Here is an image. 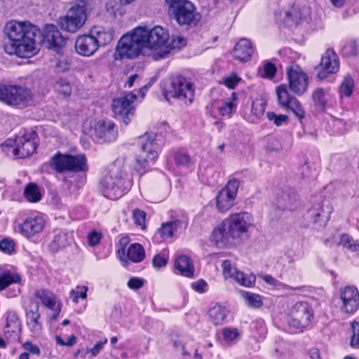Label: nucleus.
Here are the masks:
<instances>
[{"instance_id":"nucleus-1","label":"nucleus","mask_w":359,"mask_h":359,"mask_svg":"<svg viewBox=\"0 0 359 359\" xmlns=\"http://www.w3.org/2000/svg\"><path fill=\"white\" fill-rule=\"evenodd\" d=\"M168 39V32L161 26L151 29L137 27L120 39L115 59H134L142 54L144 49H160L166 44Z\"/></svg>"},{"instance_id":"nucleus-2","label":"nucleus","mask_w":359,"mask_h":359,"mask_svg":"<svg viewBox=\"0 0 359 359\" xmlns=\"http://www.w3.org/2000/svg\"><path fill=\"white\" fill-rule=\"evenodd\" d=\"M13 50L20 57H29L36 54L35 37L40 33L38 27L28 21H8L4 29Z\"/></svg>"},{"instance_id":"nucleus-3","label":"nucleus","mask_w":359,"mask_h":359,"mask_svg":"<svg viewBox=\"0 0 359 359\" xmlns=\"http://www.w3.org/2000/svg\"><path fill=\"white\" fill-rule=\"evenodd\" d=\"M252 225V218L248 212L233 214L224 220L212 231L211 241L217 246L222 248L231 244L233 241L241 238L247 233Z\"/></svg>"},{"instance_id":"nucleus-4","label":"nucleus","mask_w":359,"mask_h":359,"mask_svg":"<svg viewBox=\"0 0 359 359\" xmlns=\"http://www.w3.org/2000/svg\"><path fill=\"white\" fill-rule=\"evenodd\" d=\"M141 149L131 163V166L140 174L145 172L154 163L158 156L159 145L154 133H145L139 137Z\"/></svg>"},{"instance_id":"nucleus-5","label":"nucleus","mask_w":359,"mask_h":359,"mask_svg":"<svg viewBox=\"0 0 359 359\" xmlns=\"http://www.w3.org/2000/svg\"><path fill=\"white\" fill-rule=\"evenodd\" d=\"M93 8V0H76L72 3L65 15L59 18L62 29L75 33L80 29L87 19V12Z\"/></svg>"},{"instance_id":"nucleus-6","label":"nucleus","mask_w":359,"mask_h":359,"mask_svg":"<svg viewBox=\"0 0 359 359\" xmlns=\"http://www.w3.org/2000/svg\"><path fill=\"white\" fill-rule=\"evenodd\" d=\"M49 165L57 173L85 172L88 170L87 158L83 154L72 155L58 151L51 157Z\"/></svg>"},{"instance_id":"nucleus-7","label":"nucleus","mask_w":359,"mask_h":359,"mask_svg":"<svg viewBox=\"0 0 359 359\" xmlns=\"http://www.w3.org/2000/svg\"><path fill=\"white\" fill-rule=\"evenodd\" d=\"M32 100V93L26 87L0 84V101L7 105L24 108Z\"/></svg>"},{"instance_id":"nucleus-8","label":"nucleus","mask_w":359,"mask_h":359,"mask_svg":"<svg viewBox=\"0 0 359 359\" xmlns=\"http://www.w3.org/2000/svg\"><path fill=\"white\" fill-rule=\"evenodd\" d=\"M163 95L168 100L170 97H175L185 104H191L194 97V90L191 82L184 77L177 75L171 78Z\"/></svg>"},{"instance_id":"nucleus-9","label":"nucleus","mask_w":359,"mask_h":359,"mask_svg":"<svg viewBox=\"0 0 359 359\" xmlns=\"http://www.w3.org/2000/svg\"><path fill=\"white\" fill-rule=\"evenodd\" d=\"M36 139V133L31 131L22 136H18L14 140H6L4 145L12 149V152L15 156L23 158L30 156L36 151L38 146Z\"/></svg>"},{"instance_id":"nucleus-10","label":"nucleus","mask_w":359,"mask_h":359,"mask_svg":"<svg viewBox=\"0 0 359 359\" xmlns=\"http://www.w3.org/2000/svg\"><path fill=\"white\" fill-rule=\"evenodd\" d=\"M129 185L130 181L119 177L116 170L113 169L100 181L104 196L111 200H116L121 197Z\"/></svg>"},{"instance_id":"nucleus-11","label":"nucleus","mask_w":359,"mask_h":359,"mask_svg":"<svg viewBox=\"0 0 359 359\" xmlns=\"http://www.w3.org/2000/svg\"><path fill=\"white\" fill-rule=\"evenodd\" d=\"M137 95L134 92H125L112 100L111 109L116 116L122 118L127 126L135 115V101Z\"/></svg>"},{"instance_id":"nucleus-12","label":"nucleus","mask_w":359,"mask_h":359,"mask_svg":"<svg viewBox=\"0 0 359 359\" xmlns=\"http://www.w3.org/2000/svg\"><path fill=\"white\" fill-rule=\"evenodd\" d=\"M313 318L311 306L305 302H297L292 308L288 323L290 326L301 329L308 327Z\"/></svg>"},{"instance_id":"nucleus-13","label":"nucleus","mask_w":359,"mask_h":359,"mask_svg":"<svg viewBox=\"0 0 359 359\" xmlns=\"http://www.w3.org/2000/svg\"><path fill=\"white\" fill-rule=\"evenodd\" d=\"M333 207L327 199L318 198L308 211V218L318 227H323L330 219Z\"/></svg>"},{"instance_id":"nucleus-14","label":"nucleus","mask_w":359,"mask_h":359,"mask_svg":"<svg viewBox=\"0 0 359 359\" xmlns=\"http://www.w3.org/2000/svg\"><path fill=\"white\" fill-rule=\"evenodd\" d=\"M171 11L180 25L195 26L200 19L194 5L188 0L181 1Z\"/></svg>"},{"instance_id":"nucleus-15","label":"nucleus","mask_w":359,"mask_h":359,"mask_svg":"<svg viewBox=\"0 0 359 359\" xmlns=\"http://www.w3.org/2000/svg\"><path fill=\"white\" fill-rule=\"evenodd\" d=\"M278 103L280 107L291 110L299 119L304 118L305 111L297 98L290 95L285 85H281L276 88Z\"/></svg>"},{"instance_id":"nucleus-16","label":"nucleus","mask_w":359,"mask_h":359,"mask_svg":"<svg viewBox=\"0 0 359 359\" xmlns=\"http://www.w3.org/2000/svg\"><path fill=\"white\" fill-rule=\"evenodd\" d=\"M287 74L290 90L299 95L304 94L308 86L306 74L297 65L288 67Z\"/></svg>"},{"instance_id":"nucleus-17","label":"nucleus","mask_w":359,"mask_h":359,"mask_svg":"<svg viewBox=\"0 0 359 359\" xmlns=\"http://www.w3.org/2000/svg\"><path fill=\"white\" fill-rule=\"evenodd\" d=\"M339 69V60L337 55L334 50L328 49L323 55L321 62L317 67V77L319 80H323L328 74H335Z\"/></svg>"},{"instance_id":"nucleus-18","label":"nucleus","mask_w":359,"mask_h":359,"mask_svg":"<svg viewBox=\"0 0 359 359\" xmlns=\"http://www.w3.org/2000/svg\"><path fill=\"white\" fill-rule=\"evenodd\" d=\"M223 273L226 278L235 280L239 285L250 287L255 285L256 277L254 274H246L233 267L229 260H224L222 263Z\"/></svg>"},{"instance_id":"nucleus-19","label":"nucleus","mask_w":359,"mask_h":359,"mask_svg":"<svg viewBox=\"0 0 359 359\" xmlns=\"http://www.w3.org/2000/svg\"><path fill=\"white\" fill-rule=\"evenodd\" d=\"M341 310L346 313H355L359 307V292L353 286H346L341 290Z\"/></svg>"},{"instance_id":"nucleus-20","label":"nucleus","mask_w":359,"mask_h":359,"mask_svg":"<svg viewBox=\"0 0 359 359\" xmlns=\"http://www.w3.org/2000/svg\"><path fill=\"white\" fill-rule=\"evenodd\" d=\"M45 225L46 222L43 217L35 215L27 217L18 227L23 236L29 238L41 233Z\"/></svg>"},{"instance_id":"nucleus-21","label":"nucleus","mask_w":359,"mask_h":359,"mask_svg":"<svg viewBox=\"0 0 359 359\" xmlns=\"http://www.w3.org/2000/svg\"><path fill=\"white\" fill-rule=\"evenodd\" d=\"M43 36L48 48H53L57 51L65 46L66 40L55 25H46L43 31Z\"/></svg>"},{"instance_id":"nucleus-22","label":"nucleus","mask_w":359,"mask_h":359,"mask_svg":"<svg viewBox=\"0 0 359 359\" xmlns=\"http://www.w3.org/2000/svg\"><path fill=\"white\" fill-rule=\"evenodd\" d=\"M117 129L111 122L99 121L94 130L95 139L100 142H111L117 137Z\"/></svg>"},{"instance_id":"nucleus-23","label":"nucleus","mask_w":359,"mask_h":359,"mask_svg":"<svg viewBox=\"0 0 359 359\" xmlns=\"http://www.w3.org/2000/svg\"><path fill=\"white\" fill-rule=\"evenodd\" d=\"M26 324L29 331L34 334L39 333L42 330L38 302H32L26 310Z\"/></svg>"},{"instance_id":"nucleus-24","label":"nucleus","mask_w":359,"mask_h":359,"mask_svg":"<svg viewBox=\"0 0 359 359\" xmlns=\"http://www.w3.org/2000/svg\"><path fill=\"white\" fill-rule=\"evenodd\" d=\"M4 333L7 339L13 341L19 339L21 334V323L15 312L9 311L7 313Z\"/></svg>"},{"instance_id":"nucleus-25","label":"nucleus","mask_w":359,"mask_h":359,"mask_svg":"<svg viewBox=\"0 0 359 359\" xmlns=\"http://www.w3.org/2000/svg\"><path fill=\"white\" fill-rule=\"evenodd\" d=\"M75 48L77 53L83 56H90L98 49V45L94 36L90 35H82L78 37L75 43Z\"/></svg>"},{"instance_id":"nucleus-26","label":"nucleus","mask_w":359,"mask_h":359,"mask_svg":"<svg viewBox=\"0 0 359 359\" xmlns=\"http://www.w3.org/2000/svg\"><path fill=\"white\" fill-rule=\"evenodd\" d=\"M309 7H303L302 11H297L292 7L290 10L283 11L280 13V20L283 21L285 26L291 27L297 23L298 20H305L310 15Z\"/></svg>"},{"instance_id":"nucleus-27","label":"nucleus","mask_w":359,"mask_h":359,"mask_svg":"<svg viewBox=\"0 0 359 359\" xmlns=\"http://www.w3.org/2000/svg\"><path fill=\"white\" fill-rule=\"evenodd\" d=\"M276 204L280 209L292 211L297 209L300 203L297 193L294 190L287 189L278 196Z\"/></svg>"},{"instance_id":"nucleus-28","label":"nucleus","mask_w":359,"mask_h":359,"mask_svg":"<svg viewBox=\"0 0 359 359\" xmlns=\"http://www.w3.org/2000/svg\"><path fill=\"white\" fill-rule=\"evenodd\" d=\"M118 253L120 256V259L122 262H127V258L135 263H139L142 262L144 257L145 252L142 246L139 243L132 244L127 250V254L126 255V249L122 247L118 250Z\"/></svg>"},{"instance_id":"nucleus-29","label":"nucleus","mask_w":359,"mask_h":359,"mask_svg":"<svg viewBox=\"0 0 359 359\" xmlns=\"http://www.w3.org/2000/svg\"><path fill=\"white\" fill-rule=\"evenodd\" d=\"M34 299L40 300L41 304L46 307L51 309L59 314L60 311V304H57L56 297L55 294L45 289H39L34 292L33 295Z\"/></svg>"},{"instance_id":"nucleus-30","label":"nucleus","mask_w":359,"mask_h":359,"mask_svg":"<svg viewBox=\"0 0 359 359\" xmlns=\"http://www.w3.org/2000/svg\"><path fill=\"white\" fill-rule=\"evenodd\" d=\"M188 223L186 220L177 219L163 223L157 233L164 239L173 236L174 233L180 229H186Z\"/></svg>"},{"instance_id":"nucleus-31","label":"nucleus","mask_w":359,"mask_h":359,"mask_svg":"<svg viewBox=\"0 0 359 359\" xmlns=\"http://www.w3.org/2000/svg\"><path fill=\"white\" fill-rule=\"evenodd\" d=\"M253 53L251 43L246 39H241L235 46L233 55L242 62L248 61Z\"/></svg>"},{"instance_id":"nucleus-32","label":"nucleus","mask_w":359,"mask_h":359,"mask_svg":"<svg viewBox=\"0 0 359 359\" xmlns=\"http://www.w3.org/2000/svg\"><path fill=\"white\" fill-rule=\"evenodd\" d=\"M73 240L71 233L60 231L56 233L49 244V249L53 252H57L70 245Z\"/></svg>"},{"instance_id":"nucleus-33","label":"nucleus","mask_w":359,"mask_h":359,"mask_svg":"<svg viewBox=\"0 0 359 359\" xmlns=\"http://www.w3.org/2000/svg\"><path fill=\"white\" fill-rule=\"evenodd\" d=\"M99 46H104L114 39V31L111 28L94 27L90 31Z\"/></svg>"},{"instance_id":"nucleus-34","label":"nucleus","mask_w":359,"mask_h":359,"mask_svg":"<svg viewBox=\"0 0 359 359\" xmlns=\"http://www.w3.org/2000/svg\"><path fill=\"white\" fill-rule=\"evenodd\" d=\"M187 45V39L181 36H172L170 43L165 46L164 50H160L153 55L156 60L165 57L172 50L180 49Z\"/></svg>"},{"instance_id":"nucleus-35","label":"nucleus","mask_w":359,"mask_h":359,"mask_svg":"<svg viewBox=\"0 0 359 359\" xmlns=\"http://www.w3.org/2000/svg\"><path fill=\"white\" fill-rule=\"evenodd\" d=\"M175 268L183 276L187 278H192L194 276V265L191 259L186 255H181L175 259Z\"/></svg>"},{"instance_id":"nucleus-36","label":"nucleus","mask_w":359,"mask_h":359,"mask_svg":"<svg viewBox=\"0 0 359 359\" xmlns=\"http://www.w3.org/2000/svg\"><path fill=\"white\" fill-rule=\"evenodd\" d=\"M237 95L232 93L231 96L227 101L222 102L217 107V110L222 116L230 117L236 111L237 108Z\"/></svg>"},{"instance_id":"nucleus-37","label":"nucleus","mask_w":359,"mask_h":359,"mask_svg":"<svg viewBox=\"0 0 359 359\" xmlns=\"http://www.w3.org/2000/svg\"><path fill=\"white\" fill-rule=\"evenodd\" d=\"M229 313L227 309L222 305L217 304L209 310V317L215 325L222 324Z\"/></svg>"},{"instance_id":"nucleus-38","label":"nucleus","mask_w":359,"mask_h":359,"mask_svg":"<svg viewBox=\"0 0 359 359\" xmlns=\"http://www.w3.org/2000/svg\"><path fill=\"white\" fill-rule=\"evenodd\" d=\"M235 198L221 190L216 198V206L219 212L228 211L233 205Z\"/></svg>"},{"instance_id":"nucleus-39","label":"nucleus","mask_w":359,"mask_h":359,"mask_svg":"<svg viewBox=\"0 0 359 359\" xmlns=\"http://www.w3.org/2000/svg\"><path fill=\"white\" fill-rule=\"evenodd\" d=\"M328 95L322 88H318L313 93V100L318 111H324L327 104Z\"/></svg>"},{"instance_id":"nucleus-40","label":"nucleus","mask_w":359,"mask_h":359,"mask_svg":"<svg viewBox=\"0 0 359 359\" xmlns=\"http://www.w3.org/2000/svg\"><path fill=\"white\" fill-rule=\"evenodd\" d=\"M24 195L27 201L32 203L39 202L41 199L39 188L34 183H29L25 187Z\"/></svg>"},{"instance_id":"nucleus-41","label":"nucleus","mask_w":359,"mask_h":359,"mask_svg":"<svg viewBox=\"0 0 359 359\" xmlns=\"http://www.w3.org/2000/svg\"><path fill=\"white\" fill-rule=\"evenodd\" d=\"M241 293L249 306L259 308L262 305V299L260 295L247 291H241Z\"/></svg>"},{"instance_id":"nucleus-42","label":"nucleus","mask_w":359,"mask_h":359,"mask_svg":"<svg viewBox=\"0 0 359 359\" xmlns=\"http://www.w3.org/2000/svg\"><path fill=\"white\" fill-rule=\"evenodd\" d=\"M20 280L18 275L6 271L0 274V291L4 290L6 287L12 283H18Z\"/></svg>"},{"instance_id":"nucleus-43","label":"nucleus","mask_w":359,"mask_h":359,"mask_svg":"<svg viewBox=\"0 0 359 359\" xmlns=\"http://www.w3.org/2000/svg\"><path fill=\"white\" fill-rule=\"evenodd\" d=\"M175 163L177 167L188 168L191 163V157L184 150H178L174 154Z\"/></svg>"},{"instance_id":"nucleus-44","label":"nucleus","mask_w":359,"mask_h":359,"mask_svg":"<svg viewBox=\"0 0 359 359\" xmlns=\"http://www.w3.org/2000/svg\"><path fill=\"white\" fill-rule=\"evenodd\" d=\"M222 337L226 344L231 345L238 341L240 334L236 328L225 327L222 330Z\"/></svg>"},{"instance_id":"nucleus-45","label":"nucleus","mask_w":359,"mask_h":359,"mask_svg":"<svg viewBox=\"0 0 359 359\" xmlns=\"http://www.w3.org/2000/svg\"><path fill=\"white\" fill-rule=\"evenodd\" d=\"M55 88L64 97L69 96L72 93V85L70 82L65 78H60L56 81Z\"/></svg>"},{"instance_id":"nucleus-46","label":"nucleus","mask_w":359,"mask_h":359,"mask_svg":"<svg viewBox=\"0 0 359 359\" xmlns=\"http://www.w3.org/2000/svg\"><path fill=\"white\" fill-rule=\"evenodd\" d=\"M262 279L269 285L277 288H283V289H290L293 290H301L302 287H292L287 285L283 284L273 276L270 275H264L262 276Z\"/></svg>"},{"instance_id":"nucleus-47","label":"nucleus","mask_w":359,"mask_h":359,"mask_svg":"<svg viewBox=\"0 0 359 359\" xmlns=\"http://www.w3.org/2000/svg\"><path fill=\"white\" fill-rule=\"evenodd\" d=\"M353 85V79L348 75L345 76L340 86L341 95L346 97H349L352 94Z\"/></svg>"},{"instance_id":"nucleus-48","label":"nucleus","mask_w":359,"mask_h":359,"mask_svg":"<svg viewBox=\"0 0 359 359\" xmlns=\"http://www.w3.org/2000/svg\"><path fill=\"white\" fill-rule=\"evenodd\" d=\"M265 147L268 152H278L283 148L280 140L273 136H270L267 138Z\"/></svg>"},{"instance_id":"nucleus-49","label":"nucleus","mask_w":359,"mask_h":359,"mask_svg":"<svg viewBox=\"0 0 359 359\" xmlns=\"http://www.w3.org/2000/svg\"><path fill=\"white\" fill-rule=\"evenodd\" d=\"M88 287L85 285L76 286L75 289L72 290L70 292V296L72 297L73 302L75 303L78 302V299L81 298L83 299L87 297Z\"/></svg>"},{"instance_id":"nucleus-50","label":"nucleus","mask_w":359,"mask_h":359,"mask_svg":"<svg viewBox=\"0 0 359 359\" xmlns=\"http://www.w3.org/2000/svg\"><path fill=\"white\" fill-rule=\"evenodd\" d=\"M239 185L240 182L238 180L232 179L228 182L226 187L222 190L236 198Z\"/></svg>"},{"instance_id":"nucleus-51","label":"nucleus","mask_w":359,"mask_h":359,"mask_svg":"<svg viewBox=\"0 0 359 359\" xmlns=\"http://www.w3.org/2000/svg\"><path fill=\"white\" fill-rule=\"evenodd\" d=\"M265 111V104L260 100H254L252 102L251 113L257 118H260Z\"/></svg>"},{"instance_id":"nucleus-52","label":"nucleus","mask_w":359,"mask_h":359,"mask_svg":"<svg viewBox=\"0 0 359 359\" xmlns=\"http://www.w3.org/2000/svg\"><path fill=\"white\" fill-rule=\"evenodd\" d=\"M267 118L270 121H272L276 126H281L286 124L288 121V116L283 114H276L274 112H267Z\"/></svg>"},{"instance_id":"nucleus-53","label":"nucleus","mask_w":359,"mask_h":359,"mask_svg":"<svg viewBox=\"0 0 359 359\" xmlns=\"http://www.w3.org/2000/svg\"><path fill=\"white\" fill-rule=\"evenodd\" d=\"M145 218H146V212L140 209H135L133 212V219L134 220L135 224L137 226H140L142 229H144L145 226Z\"/></svg>"},{"instance_id":"nucleus-54","label":"nucleus","mask_w":359,"mask_h":359,"mask_svg":"<svg viewBox=\"0 0 359 359\" xmlns=\"http://www.w3.org/2000/svg\"><path fill=\"white\" fill-rule=\"evenodd\" d=\"M352 337L351 346L353 348H359V322L354 320L351 323Z\"/></svg>"},{"instance_id":"nucleus-55","label":"nucleus","mask_w":359,"mask_h":359,"mask_svg":"<svg viewBox=\"0 0 359 359\" xmlns=\"http://www.w3.org/2000/svg\"><path fill=\"white\" fill-rule=\"evenodd\" d=\"M343 53L347 56H355L359 53V46L355 41H351L344 46Z\"/></svg>"},{"instance_id":"nucleus-56","label":"nucleus","mask_w":359,"mask_h":359,"mask_svg":"<svg viewBox=\"0 0 359 359\" xmlns=\"http://www.w3.org/2000/svg\"><path fill=\"white\" fill-rule=\"evenodd\" d=\"M15 243L9 238H4L0 242V250L4 253L11 255L15 250Z\"/></svg>"},{"instance_id":"nucleus-57","label":"nucleus","mask_w":359,"mask_h":359,"mask_svg":"<svg viewBox=\"0 0 359 359\" xmlns=\"http://www.w3.org/2000/svg\"><path fill=\"white\" fill-rule=\"evenodd\" d=\"M241 79L236 74L223 78V83L229 88L233 89L240 81Z\"/></svg>"},{"instance_id":"nucleus-58","label":"nucleus","mask_w":359,"mask_h":359,"mask_svg":"<svg viewBox=\"0 0 359 359\" xmlns=\"http://www.w3.org/2000/svg\"><path fill=\"white\" fill-rule=\"evenodd\" d=\"M101 238H102V233H100L97 231H93L90 232L88 234V237H87L88 245L90 246H95V245H97L100 243Z\"/></svg>"},{"instance_id":"nucleus-59","label":"nucleus","mask_w":359,"mask_h":359,"mask_svg":"<svg viewBox=\"0 0 359 359\" xmlns=\"http://www.w3.org/2000/svg\"><path fill=\"white\" fill-rule=\"evenodd\" d=\"M191 287L199 293H203L208 290V284L204 280L201 279L192 283Z\"/></svg>"},{"instance_id":"nucleus-60","label":"nucleus","mask_w":359,"mask_h":359,"mask_svg":"<svg viewBox=\"0 0 359 359\" xmlns=\"http://www.w3.org/2000/svg\"><path fill=\"white\" fill-rule=\"evenodd\" d=\"M22 347L26 351L34 355H39L41 353L39 347L36 345L33 344L30 341H26L25 343H24L22 344Z\"/></svg>"},{"instance_id":"nucleus-61","label":"nucleus","mask_w":359,"mask_h":359,"mask_svg":"<svg viewBox=\"0 0 359 359\" xmlns=\"http://www.w3.org/2000/svg\"><path fill=\"white\" fill-rule=\"evenodd\" d=\"M127 285L130 289L138 290L143 286L144 280L138 278H132L128 280Z\"/></svg>"},{"instance_id":"nucleus-62","label":"nucleus","mask_w":359,"mask_h":359,"mask_svg":"<svg viewBox=\"0 0 359 359\" xmlns=\"http://www.w3.org/2000/svg\"><path fill=\"white\" fill-rule=\"evenodd\" d=\"M168 260L165 257L161 255H156L152 261L153 265L155 268H161L167 264Z\"/></svg>"},{"instance_id":"nucleus-63","label":"nucleus","mask_w":359,"mask_h":359,"mask_svg":"<svg viewBox=\"0 0 359 359\" xmlns=\"http://www.w3.org/2000/svg\"><path fill=\"white\" fill-rule=\"evenodd\" d=\"M276 68L275 65L271 62H266L264 66V72L266 76L272 78L276 74Z\"/></svg>"},{"instance_id":"nucleus-64","label":"nucleus","mask_w":359,"mask_h":359,"mask_svg":"<svg viewBox=\"0 0 359 359\" xmlns=\"http://www.w3.org/2000/svg\"><path fill=\"white\" fill-rule=\"evenodd\" d=\"M107 340L104 339V341L97 342L91 349L88 350L93 356L97 355L100 351L103 348L104 345L107 343Z\"/></svg>"}]
</instances>
